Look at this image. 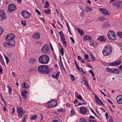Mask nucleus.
Instances as JSON below:
<instances>
[{
  "instance_id": "34",
  "label": "nucleus",
  "mask_w": 122,
  "mask_h": 122,
  "mask_svg": "<svg viewBox=\"0 0 122 122\" xmlns=\"http://www.w3.org/2000/svg\"><path fill=\"white\" fill-rule=\"evenodd\" d=\"M7 87H8V90L9 91V93L10 94H11V92L12 90V89L11 87L10 86H7Z\"/></svg>"
},
{
  "instance_id": "58",
  "label": "nucleus",
  "mask_w": 122,
  "mask_h": 122,
  "mask_svg": "<svg viewBox=\"0 0 122 122\" xmlns=\"http://www.w3.org/2000/svg\"><path fill=\"white\" fill-rule=\"evenodd\" d=\"M60 63H61V66L64 69H63V70H65V69L63 67V64L62 63V62L61 61V60L60 61Z\"/></svg>"
},
{
  "instance_id": "53",
  "label": "nucleus",
  "mask_w": 122,
  "mask_h": 122,
  "mask_svg": "<svg viewBox=\"0 0 122 122\" xmlns=\"http://www.w3.org/2000/svg\"><path fill=\"white\" fill-rule=\"evenodd\" d=\"M70 39L71 41H72L73 42V43H74L75 41L72 38V37H70Z\"/></svg>"
},
{
  "instance_id": "40",
  "label": "nucleus",
  "mask_w": 122,
  "mask_h": 122,
  "mask_svg": "<svg viewBox=\"0 0 122 122\" xmlns=\"http://www.w3.org/2000/svg\"><path fill=\"white\" fill-rule=\"evenodd\" d=\"M5 58L6 60V64L7 65H8L9 62V60L7 56L5 57Z\"/></svg>"
},
{
  "instance_id": "25",
  "label": "nucleus",
  "mask_w": 122,
  "mask_h": 122,
  "mask_svg": "<svg viewBox=\"0 0 122 122\" xmlns=\"http://www.w3.org/2000/svg\"><path fill=\"white\" fill-rule=\"evenodd\" d=\"M51 101H49L46 103H45L44 104V105L47 108H50V104L51 102Z\"/></svg>"
},
{
  "instance_id": "42",
  "label": "nucleus",
  "mask_w": 122,
  "mask_h": 122,
  "mask_svg": "<svg viewBox=\"0 0 122 122\" xmlns=\"http://www.w3.org/2000/svg\"><path fill=\"white\" fill-rule=\"evenodd\" d=\"M59 33L60 35V37H64V34L62 31H60L59 32Z\"/></svg>"
},
{
  "instance_id": "33",
  "label": "nucleus",
  "mask_w": 122,
  "mask_h": 122,
  "mask_svg": "<svg viewBox=\"0 0 122 122\" xmlns=\"http://www.w3.org/2000/svg\"><path fill=\"white\" fill-rule=\"evenodd\" d=\"M77 69L80 71H82L83 72V73L82 74H85L86 73L85 72L83 71V69L82 68H80L79 67L78 68H77Z\"/></svg>"
},
{
  "instance_id": "22",
  "label": "nucleus",
  "mask_w": 122,
  "mask_h": 122,
  "mask_svg": "<svg viewBox=\"0 0 122 122\" xmlns=\"http://www.w3.org/2000/svg\"><path fill=\"white\" fill-rule=\"evenodd\" d=\"M22 87L26 88H28L29 87V86L27 83L24 82L22 84Z\"/></svg>"
},
{
  "instance_id": "35",
  "label": "nucleus",
  "mask_w": 122,
  "mask_h": 122,
  "mask_svg": "<svg viewBox=\"0 0 122 122\" xmlns=\"http://www.w3.org/2000/svg\"><path fill=\"white\" fill-rule=\"evenodd\" d=\"M117 35L122 38V32L120 31L118 32L117 34Z\"/></svg>"
},
{
  "instance_id": "13",
  "label": "nucleus",
  "mask_w": 122,
  "mask_h": 122,
  "mask_svg": "<svg viewBox=\"0 0 122 122\" xmlns=\"http://www.w3.org/2000/svg\"><path fill=\"white\" fill-rule=\"evenodd\" d=\"M95 97L96 100V102H97L98 104L100 105L102 104L103 106H104V104L100 100L99 98L97 96V95L95 94Z\"/></svg>"
},
{
  "instance_id": "15",
  "label": "nucleus",
  "mask_w": 122,
  "mask_h": 122,
  "mask_svg": "<svg viewBox=\"0 0 122 122\" xmlns=\"http://www.w3.org/2000/svg\"><path fill=\"white\" fill-rule=\"evenodd\" d=\"M110 73L118 74L120 73L119 71L117 69L113 68H111Z\"/></svg>"
},
{
  "instance_id": "62",
  "label": "nucleus",
  "mask_w": 122,
  "mask_h": 122,
  "mask_svg": "<svg viewBox=\"0 0 122 122\" xmlns=\"http://www.w3.org/2000/svg\"><path fill=\"white\" fill-rule=\"evenodd\" d=\"M3 69L2 68H0V74H1L2 73Z\"/></svg>"
},
{
  "instance_id": "31",
  "label": "nucleus",
  "mask_w": 122,
  "mask_h": 122,
  "mask_svg": "<svg viewBox=\"0 0 122 122\" xmlns=\"http://www.w3.org/2000/svg\"><path fill=\"white\" fill-rule=\"evenodd\" d=\"M3 45L4 47H7L8 45H11V44L10 43H5V42H3Z\"/></svg>"
},
{
  "instance_id": "61",
  "label": "nucleus",
  "mask_w": 122,
  "mask_h": 122,
  "mask_svg": "<svg viewBox=\"0 0 122 122\" xmlns=\"http://www.w3.org/2000/svg\"><path fill=\"white\" fill-rule=\"evenodd\" d=\"M57 22L58 24L60 25V26L62 28L63 27V25L60 23L58 21H57Z\"/></svg>"
},
{
  "instance_id": "24",
  "label": "nucleus",
  "mask_w": 122,
  "mask_h": 122,
  "mask_svg": "<svg viewBox=\"0 0 122 122\" xmlns=\"http://www.w3.org/2000/svg\"><path fill=\"white\" fill-rule=\"evenodd\" d=\"M36 61V59L34 58H31L29 60V62L30 63L34 64L35 63Z\"/></svg>"
},
{
  "instance_id": "8",
  "label": "nucleus",
  "mask_w": 122,
  "mask_h": 122,
  "mask_svg": "<svg viewBox=\"0 0 122 122\" xmlns=\"http://www.w3.org/2000/svg\"><path fill=\"white\" fill-rule=\"evenodd\" d=\"M31 15V14L26 10L23 11L21 13V15L24 18H29Z\"/></svg>"
},
{
  "instance_id": "9",
  "label": "nucleus",
  "mask_w": 122,
  "mask_h": 122,
  "mask_svg": "<svg viewBox=\"0 0 122 122\" xmlns=\"http://www.w3.org/2000/svg\"><path fill=\"white\" fill-rule=\"evenodd\" d=\"M8 7V10L10 12H11L12 11L15 10L16 9V5L13 4H10L9 5Z\"/></svg>"
},
{
  "instance_id": "16",
  "label": "nucleus",
  "mask_w": 122,
  "mask_h": 122,
  "mask_svg": "<svg viewBox=\"0 0 122 122\" xmlns=\"http://www.w3.org/2000/svg\"><path fill=\"white\" fill-rule=\"evenodd\" d=\"M99 10L104 15H110L109 14H108V12L107 10L103 9L100 8L99 9Z\"/></svg>"
},
{
  "instance_id": "29",
  "label": "nucleus",
  "mask_w": 122,
  "mask_h": 122,
  "mask_svg": "<svg viewBox=\"0 0 122 122\" xmlns=\"http://www.w3.org/2000/svg\"><path fill=\"white\" fill-rule=\"evenodd\" d=\"M92 10V9L89 7H86L85 8V11L86 12H88Z\"/></svg>"
},
{
  "instance_id": "17",
  "label": "nucleus",
  "mask_w": 122,
  "mask_h": 122,
  "mask_svg": "<svg viewBox=\"0 0 122 122\" xmlns=\"http://www.w3.org/2000/svg\"><path fill=\"white\" fill-rule=\"evenodd\" d=\"M40 34L38 33H35L33 35V37L34 39H38L40 38Z\"/></svg>"
},
{
  "instance_id": "5",
  "label": "nucleus",
  "mask_w": 122,
  "mask_h": 122,
  "mask_svg": "<svg viewBox=\"0 0 122 122\" xmlns=\"http://www.w3.org/2000/svg\"><path fill=\"white\" fill-rule=\"evenodd\" d=\"M17 112L19 118H21L24 114L25 112L21 107H18L17 108Z\"/></svg>"
},
{
  "instance_id": "36",
  "label": "nucleus",
  "mask_w": 122,
  "mask_h": 122,
  "mask_svg": "<svg viewBox=\"0 0 122 122\" xmlns=\"http://www.w3.org/2000/svg\"><path fill=\"white\" fill-rule=\"evenodd\" d=\"M21 24L23 26H25L26 25V22L25 20H22L21 21Z\"/></svg>"
},
{
  "instance_id": "1",
  "label": "nucleus",
  "mask_w": 122,
  "mask_h": 122,
  "mask_svg": "<svg viewBox=\"0 0 122 122\" xmlns=\"http://www.w3.org/2000/svg\"><path fill=\"white\" fill-rule=\"evenodd\" d=\"M38 71L41 73L47 74L50 72V70L46 65H42L39 66L38 68Z\"/></svg>"
},
{
  "instance_id": "21",
  "label": "nucleus",
  "mask_w": 122,
  "mask_h": 122,
  "mask_svg": "<svg viewBox=\"0 0 122 122\" xmlns=\"http://www.w3.org/2000/svg\"><path fill=\"white\" fill-rule=\"evenodd\" d=\"M27 93V91L24 90L22 92L21 94L23 98L25 99L26 98V94Z\"/></svg>"
},
{
  "instance_id": "50",
  "label": "nucleus",
  "mask_w": 122,
  "mask_h": 122,
  "mask_svg": "<svg viewBox=\"0 0 122 122\" xmlns=\"http://www.w3.org/2000/svg\"><path fill=\"white\" fill-rule=\"evenodd\" d=\"M3 31H4L3 29L0 27V36L1 35V34H2Z\"/></svg>"
},
{
  "instance_id": "43",
  "label": "nucleus",
  "mask_w": 122,
  "mask_h": 122,
  "mask_svg": "<svg viewBox=\"0 0 122 122\" xmlns=\"http://www.w3.org/2000/svg\"><path fill=\"white\" fill-rule=\"evenodd\" d=\"M89 72L92 75V77H93L94 76V74L92 70H89Z\"/></svg>"
},
{
  "instance_id": "27",
  "label": "nucleus",
  "mask_w": 122,
  "mask_h": 122,
  "mask_svg": "<svg viewBox=\"0 0 122 122\" xmlns=\"http://www.w3.org/2000/svg\"><path fill=\"white\" fill-rule=\"evenodd\" d=\"M77 29L78 32L80 34L81 36H82L84 34L83 31L78 28H77Z\"/></svg>"
},
{
  "instance_id": "63",
  "label": "nucleus",
  "mask_w": 122,
  "mask_h": 122,
  "mask_svg": "<svg viewBox=\"0 0 122 122\" xmlns=\"http://www.w3.org/2000/svg\"><path fill=\"white\" fill-rule=\"evenodd\" d=\"M12 75L13 76H16V74L14 72H12Z\"/></svg>"
},
{
  "instance_id": "7",
  "label": "nucleus",
  "mask_w": 122,
  "mask_h": 122,
  "mask_svg": "<svg viewBox=\"0 0 122 122\" xmlns=\"http://www.w3.org/2000/svg\"><path fill=\"white\" fill-rule=\"evenodd\" d=\"M113 6H116L117 9L121 10L122 8V1H115L113 3Z\"/></svg>"
},
{
  "instance_id": "49",
  "label": "nucleus",
  "mask_w": 122,
  "mask_h": 122,
  "mask_svg": "<svg viewBox=\"0 0 122 122\" xmlns=\"http://www.w3.org/2000/svg\"><path fill=\"white\" fill-rule=\"evenodd\" d=\"M71 113L74 115L75 114V112L73 109H72L71 111Z\"/></svg>"
},
{
  "instance_id": "3",
  "label": "nucleus",
  "mask_w": 122,
  "mask_h": 122,
  "mask_svg": "<svg viewBox=\"0 0 122 122\" xmlns=\"http://www.w3.org/2000/svg\"><path fill=\"white\" fill-rule=\"evenodd\" d=\"M112 48L111 46H105L103 50L102 53L105 56H107L111 54L112 52Z\"/></svg>"
},
{
  "instance_id": "2",
  "label": "nucleus",
  "mask_w": 122,
  "mask_h": 122,
  "mask_svg": "<svg viewBox=\"0 0 122 122\" xmlns=\"http://www.w3.org/2000/svg\"><path fill=\"white\" fill-rule=\"evenodd\" d=\"M15 37V36L13 34H9L5 37V39L9 43L11 44L12 47L14 46L15 45V42L13 39Z\"/></svg>"
},
{
  "instance_id": "64",
  "label": "nucleus",
  "mask_w": 122,
  "mask_h": 122,
  "mask_svg": "<svg viewBox=\"0 0 122 122\" xmlns=\"http://www.w3.org/2000/svg\"><path fill=\"white\" fill-rule=\"evenodd\" d=\"M89 122H97L96 121L92 120L91 119H90L89 120Z\"/></svg>"
},
{
  "instance_id": "57",
  "label": "nucleus",
  "mask_w": 122,
  "mask_h": 122,
  "mask_svg": "<svg viewBox=\"0 0 122 122\" xmlns=\"http://www.w3.org/2000/svg\"><path fill=\"white\" fill-rule=\"evenodd\" d=\"M109 26V25L107 23H106L105 24V25H104V26L105 27H108Z\"/></svg>"
},
{
  "instance_id": "11",
  "label": "nucleus",
  "mask_w": 122,
  "mask_h": 122,
  "mask_svg": "<svg viewBox=\"0 0 122 122\" xmlns=\"http://www.w3.org/2000/svg\"><path fill=\"white\" fill-rule=\"evenodd\" d=\"M6 13L3 10H0V20H2L6 18Z\"/></svg>"
},
{
  "instance_id": "52",
  "label": "nucleus",
  "mask_w": 122,
  "mask_h": 122,
  "mask_svg": "<svg viewBox=\"0 0 122 122\" xmlns=\"http://www.w3.org/2000/svg\"><path fill=\"white\" fill-rule=\"evenodd\" d=\"M90 109L91 111V112H92L94 114V115H95V116L96 117L97 116V115H96V114L94 112V111H93V110H92V108H90Z\"/></svg>"
},
{
  "instance_id": "19",
  "label": "nucleus",
  "mask_w": 122,
  "mask_h": 122,
  "mask_svg": "<svg viewBox=\"0 0 122 122\" xmlns=\"http://www.w3.org/2000/svg\"><path fill=\"white\" fill-rule=\"evenodd\" d=\"M116 99L117 102L118 103L120 104H122V97H121V96H118Z\"/></svg>"
},
{
  "instance_id": "45",
  "label": "nucleus",
  "mask_w": 122,
  "mask_h": 122,
  "mask_svg": "<svg viewBox=\"0 0 122 122\" xmlns=\"http://www.w3.org/2000/svg\"><path fill=\"white\" fill-rule=\"evenodd\" d=\"M86 103H87V102H83V103L79 102L78 103V106L81 105H82L83 104L85 105L86 104Z\"/></svg>"
},
{
  "instance_id": "56",
  "label": "nucleus",
  "mask_w": 122,
  "mask_h": 122,
  "mask_svg": "<svg viewBox=\"0 0 122 122\" xmlns=\"http://www.w3.org/2000/svg\"><path fill=\"white\" fill-rule=\"evenodd\" d=\"M60 38L62 41H65V39L64 37V36L62 37H60Z\"/></svg>"
},
{
  "instance_id": "14",
  "label": "nucleus",
  "mask_w": 122,
  "mask_h": 122,
  "mask_svg": "<svg viewBox=\"0 0 122 122\" xmlns=\"http://www.w3.org/2000/svg\"><path fill=\"white\" fill-rule=\"evenodd\" d=\"M121 62L120 61H118L114 62H113L109 63L108 64L109 66H117L120 64Z\"/></svg>"
},
{
  "instance_id": "32",
  "label": "nucleus",
  "mask_w": 122,
  "mask_h": 122,
  "mask_svg": "<svg viewBox=\"0 0 122 122\" xmlns=\"http://www.w3.org/2000/svg\"><path fill=\"white\" fill-rule=\"evenodd\" d=\"M44 13L46 14H51V10L49 9H48L44 11Z\"/></svg>"
},
{
  "instance_id": "30",
  "label": "nucleus",
  "mask_w": 122,
  "mask_h": 122,
  "mask_svg": "<svg viewBox=\"0 0 122 122\" xmlns=\"http://www.w3.org/2000/svg\"><path fill=\"white\" fill-rule=\"evenodd\" d=\"M79 122H87V121L85 118H82L80 119Z\"/></svg>"
},
{
  "instance_id": "28",
  "label": "nucleus",
  "mask_w": 122,
  "mask_h": 122,
  "mask_svg": "<svg viewBox=\"0 0 122 122\" xmlns=\"http://www.w3.org/2000/svg\"><path fill=\"white\" fill-rule=\"evenodd\" d=\"M37 117V116L36 115H32L30 118V120H35Z\"/></svg>"
},
{
  "instance_id": "51",
  "label": "nucleus",
  "mask_w": 122,
  "mask_h": 122,
  "mask_svg": "<svg viewBox=\"0 0 122 122\" xmlns=\"http://www.w3.org/2000/svg\"><path fill=\"white\" fill-rule=\"evenodd\" d=\"M99 20L100 21H102L105 19V18L103 17H101L99 18Z\"/></svg>"
},
{
  "instance_id": "20",
  "label": "nucleus",
  "mask_w": 122,
  "mask_h": 122,
  "mask_svg": "<svg viewBox=\"0 0 122 122\" xmlns=\"http://www.w3.org/2000/svg\"><path fill=\"white\" fill-rule=\"evenodd\" d=\"M83 41H85L86 40H92V38L91 36L88 35H86L84 36L83 37Z\"/></svg>"
},
{
  "instance_id": "59",
  "label": "nucleus",
  "mask_w": 122,
  "mask_h": 122,
  "mask_svg": "<svg viewBox=\"0 0 122 122\" xmlns=\"http://www.w3.org/2000/svg\"><path fill=\"white\" fill-rule=\"evenodd\" d=\"M15 112V109L13 108L12 109V111L11 112V113L12 114H13Z\"/></svg>"
},
{
  "instance_id": "48",
  "label": "nucleus",
  "mask_w": 122,
  "mask_h": 122,
  "mask_svg": "<svg viewBox=\"0 0 122 122\" xmlns=\"http://www.w3.org/2000/svg\"><path fill=\"white\" fill-rule=\"evenodd\" d=\"M35 11L39 15H40L41 14V12L37 9H36V10Z\"/></svg>"
},
{
  "instance_id": "46",
  "label": "nucleus",
  "mask_w": 122,
  "mask_h": 122,
  "mask_svg": "<svg viewBox=\"0 0 122 122\" xmlns=\"http://www.w3.org/2000/svg\"><path fill=\"white\" fill-rule=\"evenodd\" d=\"M58 111L59 112L62 113L64 112L63 110V109H58Z\"/></svg>"
},
{
  "instance_id": "44",
  "label": "nucleus",
  "mask_w": 122,
  "mask_h": 122,
  "mask_svg": "<svg viewBox=\"0 0 122 122\" xmlns=\"http://www.w3.org/2000/svg\"><path fill=\"white\" fill-rule=\"evenodd\" d=\"M111 68H109L108 67H107L106 68V71L109 72H110L111 70Z\"/></svg>"
},
{
  "instance_id": "47",
  "label": "nucleus",
  "mask_w": 122,
  "mask_h": 122,
  "mask_svg": "<svg viewBox=\"0 0 122 122\" xmlns=\"http://www.w3.org/2000/svg\"><path fill=\"white\" fill-rule=\"evenodd\" d=\"M118 68L119 69L121 70V72L122 73V64L121 66H119Z\"/></svg>"
},
{
  "instance_id": "55",
  "label": "nucleus",
  "mask_w": 122,
  "mask_h": 122,
  "mask_svg": "<svg viewBox=\"0 0 122 122\" xmlns=\"http://www.w3.org/2000/svg\"><path fill=\"white\" fill-rule=\"evenodd\" d=\"M84 57L85 59L86 60L88 59V56L86 54L85 55Z\"/></svg>"
},
{
  "instance_id": "6",
  "label": "nucleus",
  "mask_w": 122,
  "mask_h": 122,
  "mask_svg": "<svg viewBox=\"0 0 122 122\" xmlns=\"http://www.w3.org/2000/svg\"><path fill=\"white\" fill-rule=\"evenodd\" d=\"M107 36L108 38L111 41L116 40L115 34L113 31H109L107 34Z\"/></svg>"
},
{
  "instance_id": "37",
  "label": "nucleus",
  "mask_w": 122,
  "mask_h": 122,
  "mask_svg": "<svg viewBox=\"0 0 122 122\" xmlns=\"http://www.w3.org/2000/svg\"><path fill=\"white\" fill-rule=\"evenodd\" d=\"M70 76L72 80V81H74L75 80L74 76L73 75L71 74L70 75Z\"/></svg>"
},
{
  "instance_id": "41",
  "label": "nucleus",
  "mask_w": 122,
  "mask_h": 122,
  "mask_svg": "<svg viewBox=\"0 0 122 122\" xmlns=\"http://www.w3.org/2000/svg\"><path fill=\"white\" fill-rule=\"evenodd\" d=\"M77 98L80 100H82V96L81 95H78L77 96Z\"/></svg>"
},
{
  "instance_id": "26",
  "label": "nucleus",
  "mask_w": 122,
  "mask_h": 122,
  "mask_svg": "<svg viewBox=\"0 0 122 122\" xmlns=\"http://www.w3.org/2000/svg\"><path fill=\"white\" fill-rule=\"evenodd\" d=\"M54 101V103H56V104L54 105H53L52 104H50V108H52V107H55L56 106V105H57L56 101V100L53 99V100H52V101Z\"/></svg>"
},
{
  "instance_id": "38",
  "label": "nucleus",
  "mask_w": 122,
  "mask_h": 122,
  "mask_svg": "<svg viewBox=\"0 0 122 122\" xmlns=\"http://www.w3.org/2000/svg\"><path fill=\"white\" fill-rule=\"evenodd\" d=\"M60 74V72L59 71L57 72L55 75V78L56 79H58V77L59 76V74Z\"/></svg>"
},
{
  "instance_id": "12",
  "label": "nucleus",
  "mask_w": 122,
  "mask_h": 122,
  "mask_svg": "<svg viewBox=\"0 0 122 122\" xmlns=\"http://www.w3.org/2000/svg\"><path fill=\"white\" fill-rule=\"evenodd\" d=\"M87 112V109L83 107H81L80 108V113L82 115H85L86 114Z\"/></svg>"
},
{
  "instance_id": "10",
  "label": "nucleus",
  "mask_w": 122,
  "mask_h": 122,
  "mask_svg": "<svg viewBox=\"0 0 122 122\" xmlns=\"http://www.w3.org/2000/svg\"><path fill=\"white\" fill-rule=\"evenodd\" d=\"M48 45L45 44L43 46L41 49V51L45 53H49L50 52L48 48Z\"/></svg>"
},
{
  "instance_id": "60",
  "label": "nucleus",
  "mask_w": 122,
  "mask_h": 122,
  "mask_svg": "<svg viewBox=\"0 0 122 122\" xmlns=\"http://www.w3.org/2000/svg\"><path fill=\"white\" fill-rule=\"evenodd\" d=\"M91 58L92 61H94L95 60V57L94 56H92V57H91Z\"/></svg>"
},
{
  "instance_id": "54",
  "label": "nucleus",
  "mask_w": 122,
  "mask_h": 122,
  "mask_svg": "<svg viewBox=\"0 0 122 122\" xmlns=\"http://www.w3.org/2000/svg\"><path fill=\"white\" fill-rule=\"evenodd\" d=\"M63 46H66V43L65 41H63Z\"/></svg>"
},
{
  "instance_id": "18",
  "label": "nucleus",
  "mask_w": 122,
  "mask_h": 122,
  "mask_svg": "<svg viewBox=\"0 0 122 122\" xmlns=\"http://www.w3.org/2000/svg\"><path fill=\"white\" fill-rule=\"evenodd\" d=\"M97 40L101 42L105 41L106 40L104 36H99L97 38Z\"/></svg>"
},
{
  "instance_id": "23",
  "label": "nucleus",
  "mask_w": 122,
  "mask_h": 122,
  "mask_svg": "<svg viewBox=\"0 0 122 122\" xmlns=\"http://www.w3.org/2000/svg\"><path fill=\"white\" fill-rule=\"evenodd\" d=\"M84 81V85H85L86 86V88H88L89 89H90L88 84L87 82L86 79H85L83 80Z\"/></svg>"
},
{
  "instance_id": "4",
  "label": "nucleus",
  "mask_w": 122,
  "mask_h": 122,
  "mask_svg": "<svg viewBox=\"0 0 122 122\" xmlns=\"http://www.w3.org/2000/svg\"><path fill=\"white\" fill-rule=\"evenodd\" d=\"M39 62L42 64H47L49 61V57L45 55H43L40 56L39 59Z\"/></svg>"
},
{
  "instance_id": "39",
  "label": "nucleus",
  "mask_w": 122,
  "mask_h": 122,
  "mask_svg": "<svg viewBox=\"0 0 122 122\" xmlns=\"http://www.w3.org/2000/svg\"><path fill=\"white\" fill-rule=\"evenodd\" d=\"M60 52L62 56H63L64 54V51L63 48H62L61 49Z\"/></svg>"
}]
</instances>
